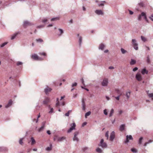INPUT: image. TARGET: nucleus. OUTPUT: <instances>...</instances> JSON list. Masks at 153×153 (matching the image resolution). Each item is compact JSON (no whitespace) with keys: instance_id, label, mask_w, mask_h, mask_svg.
I'll return each instance as SVG.
<instances>
[{"instance_id":"1","label":"nucleus","mask_w":153,"mask_h":153,"mask_svg":"<svg viewBox=\"0 0 153 153\" xmlns=\"http://www.w3.org/2000/svg\"><path fill=\"white\" fill-rule=\"evenodd\" d=\"M99 146H101L102 148H105L107 147V145L106 143L104 142L103 139H101L100 141L98 144Z\"/></svg>"},{"instance_id":"2","label":"nucleus","mask_w":153,"mask_h":153,"mask_svg":"<svg viewBox=\"0 0 153 153\" xmlns=\"http://www.w3.org/2000/svg\"><path fill=\"white\" fill-rule=\"evenodd\" d=\"M76 124L75 123H74L72 124H71V127L68 130L67 132L68 133H70L72 130L75 129L76 127Z\"/></svg>"},{"instance_id":"3","label":"nucleus","mask_w":153,"mask_h":153,"mask_svg":"<svg viewBox=\"0 0 153 153\" xmlns=\"http://www.w3.org/2000/svg\"><path fill=\"white\" fill-rule=\"evenodd\" d=\"M33 25V24L32 23L27 21H26L23 22V26L25 28H26V27L28 26H31Z\"/></svg>"},{"instance_id":"4","label":"nucleus","mask_w":153,"mask_h":153,"mask_svg":"<svg viewBox=\"0 0 153 153\" xmlns=\"http://www.w3.org/2000/svg\"><path fill=\"white\" fill-rule=\"evenodd\" d=\"M108 83V80L107 79H104L101 83V84L103 86H107Z\"/></svg>"},{"instance_id":"5","label":"nucleus","mask_w":153,"mask_h":153,"mask_svg":"<svg viewBox=\"0 0 153 153\" xmlns=\"http://www.w3.org/2000/svg\"><path fill=\"white\" fill-rule=\"evenodd\" d=\"M133 138L131 135H127L126 136V139L125 142V143H126L129 142V140H133Z\"/></svg>"},{"instance_id":"6","label":"nucleus","mask_w":153,"mask_h":153,"mask_svg":"<svg viewBox=\"0 0 153 153\" xmlns=\"http://www.w3.org/2000/svg\"><path fill=\"white\" fill-rule=\"evenodd\" d=\"M115 132L114 131H112L110 134V140L111 141H113L115 138Z\"/></svg>"},{"instance_id":"7","label":"nucleus","mask_w":153,"mask_h":153,"mask_svg":"<svg viewBox=\"0 0 153 153\" xmlns=\"http://www.w3.org/2000/svg\"><path fill=\"white\" fill-rule=\"evenodd\" d=\"M136 79L138 81H141L142 79V77L141 74L139 73H137L136 75Z\"/></svg>"},{"instance_id":"8","label":"nucleus","mask_w":153,"mask_h":153,"mask_svg":"<svg viewBox=\"0 0 153 153\" xmlns=\"http://www.w3.org/2000/svg\"><path fill=\"white\" fill-rule=\"evenodd\" d=\"M85 99H84L83 98L82 100V110L84 111H85Z\"/></svg>"},{"instance_id":"9","label":"nucleus","mask_w":153,"mask_h":153,"mask_svg":"<svg viewBox=\"0 0 153 153\" xmlns=\"http://www.w3.org/2000/svg\"><path fill=\"white\" fill-rule=\"evenodd\" d=\"M96 14L98 15H101L103 16L104 15V13L101 10H96Z\"/></svg>"},{"instance_id":"10","label":"nucleus","mask_w":153,"mask_h":153,"mask_svg":"<svg viewBox=\"0 0 153 153\" xmlns=\"http://www.w3.org/2000/svg\"><path fill=\"white\" fill-rule=\"evenodd\" d=\"M52 90V89L49 88L48 87H47L45 89V92L46 94H47L48 92L51 91Z\"/></svg>"},{"instance_id":"11","label":"nucleus","mask_w":153,"mask_h":153,"mask_svg":"<svg viewBox=\"0 0 153 153\" xmlns=\"http://www.w3.org/2000/svg\"><path fill=\"white\" fill-rule=\"evenodd\" d=\"M49 102V99L48 97H46L45 98V100L43 101V104L45 105L47 104Z\"/></svg>"},{"instance_id":"12","label":"nucleus","mask_w":153,"mask_h":153,"mask_svg":"<svg viewBox=\"0 0 153 153\" xmlns=\"http://www.w3.org/2000/svg\"><path fill=\"white\" fill-rule=\"evenodd\" d=\"M105 47V46L103 44L101 43L99 47V49L102 50H103L104 48Z\"/></svg>"},{"instance_id":"13","label":"nucleus","mask_w":153,"mask_h":153,"mask_svg":"<svg viewBox=\"0 0 153 153\" xmlns=\"http://www.w3.org/2000/svg\"><path fill=\"white\" fill-rule=\"evenodd\" d=\"M125 125L122 124L120 126L119 130L121 131H123L125 129Z\"/></svg>"},{"instance_id":"14","label":"nucleus","mask_w":153,"mask_h":153,"mask_svg":"<svg viewBox=\"0 0 153 153\" xmlns=\"http://www.w3.org/2000/svg\"><path fill=\"white\" fill-rule=\"evenodd\" d=\"M32 58H33L34 60H37L39 59L38 56L36 54H34L32 56Z\"/></svg>"},{"instance_id":"15","label":"nucleus","mask_w":153,"mask_h":153,"mask_svg":"<svg viewBox=\"0 0 153 153\" xmlns=\"http://www.w3.org/2000/svg\"><path fill=\"white\" fill-rule=\"evenodd\" d=\"M7 149L5 147H0V152L7 151Z\"/></svg>"},{"instance_id":"16","label":"nucleus","mask_w":153,"mask_h":153,"mask_svg":"<svg viewBox=\"0 0 153 153\" xmlns=\"http://www.w3.org/2000/svg\"><path fill=\"white\" fill-rule=\"evenodd\" d=\"M145 16V13L144 12H142L140 15L138 17V20L139 21H140L141 19V18L142 16Z\"/></svg>"},{"instance_id":"17","label":"nucleus","mask_w":153,"mask_h":153,"mask_svg":"<svg viewBox=\"0 0 153 153\" xmlns=\"http://www.w3.org/2000/svg\"><path fill=\"white\" fill-rule=\"evenodd\" d=\"M141 73L143 75H144L145 74H147L148 73V71L145 68H144L142 70Z\"/></svg>"},{"instance_id":"18","label":"nucleus","mask_w":153,"mask_h":153,"mask_svg":"<svg viewBox=\"0 0 153 153\" xmlns=\"http://www.w3.org/2000/svg\"><path fill=\"white\" fill-rule=\"evenodd\" d=\"M136 60H135L133 59H131V61L130 62V64L131 65H134L135 64H136Z\"/></svg>"},{"instance_id":"19","label":"nucleus","mask_w":153,"mask_h":153,"mask_svg":"<svg viewBox=\"0 0 153 153\" xmlns=\"http://www.w3.org/2000/svg\"><path fill=\"white\" fill-rule=\"evenodd\" d=\"M82 38L81 36H80L79 37V46L80 47L81 46L82 42Z\"/></svg>"},{"instance_id":"20","label":"nucleus","mask_w":153,"mask_h":153,"mask_svg":"<svg viewBox=\"0 0 153 153\" xmlns=\"http://www.w3.org/2000/svg\"><path fill=\"white\" fill-rule=\"evenodd\" d=\"M96 152L98 153H102L103 152L102 150L99 148H97L96 149Z\"/></svg>"},{"instance_id":"21","label":"nucleus","mask_w":153,"mask_h":153,"mask_svg":"<svg viewBox=\"0 0 153 153\" xmlns=\"http://www.w3.org/2000/svg\"><path fill=\"white\" fill-rule=\"evenodd\" d=\"M73 140L74 141H76L77 142H78L79 141V140L77 136H74V137L73 138Z\"/></svg>"},{"instance_id":"22","label":"nucleus","mask_w":153,"mask_h":153,"mask_svg":"<svg viewBox=\"0 0 153 153\" xmlns=\"http://www.w3.org/2000/svg\"><path fill=\"white\" fill-rule=\"evenodd\" d=\"M65 138L64 137H59L58 139V141L61 142L63 141V140L65 139Z\"/></svg>"},{"instance_id":"23","label":"nucleus","mask_w":153,"mask_h":153,"mask_svg":"<svg viewBox=\"0 0 153 153\" xmlns=\"http://www.w3.org/2000/svg\"><path fill=\"white\" fill-rule=\"evenodd\" d=\"M52 144H50V146L47 147L46 148V150L48 151H50L52 150Z\"/></svg>"},{"instance_id":"24","label":"nucleus","mask_w":153,"mask_h":153,"mask_svg":"<svg viewBox=\"0 0 153 153\" xmlns=\"http://www.w3.org/2000/svg\"><path fill=\"white\" fill-rule=\"evenodd\" d=\"M48 22V20L46 18H45L42 19V22L45 24L47 23Z\"/></svg>"},{"instance_id":"25","label":"nucleus","mask_w":153,"mask_h":153,"mask_svg":"<svg viewBox=\"0 0 153 153\" xmlns=\"http://www.w3.org/2000/svg\"><path fill=\"white\" fill-rule=\"evenodd\" d=\"M18 33H15V34H14L11 37V40H13V39H14L16 36L18 34Z\"/></svg>"},{"instance_id":"26","label":"nucleus","mask_w":153,"mask_h":153,"mask_svg":"<svg viewBox=\"0 0 153 153\" xmlns=\"http://www.w3.org/2000/svg\"><path fill=\"white\" fill-rule=\"evenodd\" d=\"M114 110L113 109H112L110 111V113L109 114V116L110 117H111L114 113Z\"/></svg>"},{"instance_id":"27","label":"nucleus","mask_w":153,"mask_h":153,"mask_svg":"<svg viewBox=\"0 0 153 153\" xmlns=\"http://www.w3.org/2000/svg\"><path fill=\"white\" fill-rule=\"evenodd\" d=\"M31 144L32 145H33L35 143V141L33 137H31Z\"/></svg>"},{"instance_id":"28","label":"nucleus","mask_w":153,"mask_h":153,"mask_svg":"<svg viewBox=\"0 0 153 153\" xmlns=\"http://www.w3.org/2000/svg\"><path fill=\"white\" fill-rule=\"evenodd\" d=\"M91 114V112L90 111H89L88 112L86 113L85 115V118H87V117L89 116Z\"/></svg>"},{"instance_id":"29","label":"nucleus","mask_w":153,"mask_h":153,"mask_svg":"<svg viewBox=\"0 0 153 153\" xmlns=\"http://www.w3.org/2000/svg\"><path fill=\"white\" fill-rule=\"evenodd\" d=\"M59 31L60 32V34L58 35L59 36H60L64 32L63 30L59 28Z\"/></svg>"},{"instance_id":"30","label":"nucleus","mask_w":153,"mask_h":153,"mask_svg":"<svg viewBox=\"0 0 153 153\" xmlns=\"http://www.w3.org/2000/svg\"><path fill=\"white\" fill-rule=\"evenodd\" d=\"M152 140H149L148 141V142H146V143H145L144 144V146H147V145L150 143H152Z\"/></svg>"},{"instance_id":"31","label":"nucleus","mask_w":153,"mask_h":153,"mask_svg":"<svg viewBox=\"0 0 153 153\" xmlns=\"http://www.w3.org/2000/svg\"><path fill=\"white\" fill-rule=\"evenodd\" d=\"M131 152H132L134 153H136L137 152V150L136 149L134 148H132L131 149Z\"/></svg>"},{"instance_id":"32","label":"nucleus","mask_w":153,"mask_h":153,"mask_svg":"<svg viewBox=\"0 0 153 153\" xmlns=\"http://www.w3.org/2000/svg\"><path fill=\"white\" fill-rule=\"evenodd\" d=\"M130 93V91L126 92V96L128 99L129 98Z\"/></svg>"},{"instance_id":"33","label":"nucleus","mask_w":153,"mask_h":153,"mask_svg":"<svg viewBox=\"0 0 153 153\" xmlns=\"http://www.w3.org/2000/svg\"><path fill=\"white\" fill-rule=\"evenodd\" d=\"M115 91L118 94H119L121 92V91L118 89H115Z\"/></svg>"},{"instance_id":"34","label":"nucleus","mask_w":153,"mask_h":153,"mask_svg":"<svg viewBox=\"0 0 153 153\" xmlns=\"http://www.w3.org/2000/svg\"><path fill=\"white\" fill-rule=\"evenodd\" d=\"M121 51L123 54H124L127 52L123 48L121 49Z\"/></svg>"},{"instance_id":"35","label":"nucleus","mask_w":153,"mask_h":153,"mask_svg":"<svg viewBox=\"0 0 153 153\" xmlns=\"http://www.w3.org/2000/svg\"><path fill=\"white\" fill-rule=\"evenodd\" d=\"M59 17H56L55 18H52L51 19V21H54L56 20H59Z\"/></svg>"},{"instance_id":"36","label":"nucleus","mask_w":153,"mask_h":153,"mask_svg":"<svg viewBox=\"0 0 153 153\" xmlns=\"http://www.w3.org/2000/svg\"><path fill=\"white\" fill-rule=\"evenodd\" d=\"M146 61L148 63H150V60L149 55H148L147 57Z\"/></svg>"},{"instance_id":"37","label":"nucleus","mask_w":153,"mask_h":153,"mask_svg":"<svg viewBox=\"0 0 153 153\" xmlns=\"http://www.w3.org/2000/svg\"><path fill=\"white\" fill-rule=\"evenodd\" d=\"M143 139V137H141L139 139V144H141L142 143V140Z\"/></svg>"},{"instance_id":"38","label":"nucleus","mask_w":153,"mask_h":153,"mask_svg":"<svg viewBox=\"0 0 153 153\" xmlns=\"http://www.w3.org/2000/svg\"><path fill=\"white\" fill-rule=\"evenodd\" d=\"M36 42H41L43 41V40L41 39H36Z\"/></svg>"},{"instance_id":"39","label":"nucleus","mask_w":153,"mask_h":153,"mask_svg":"<svg viewBox=\"0 0 153 153\" xmlns=\"http://www.w3.org/2000/svg\"><path fill=\"white\" fill-rule=\"evenodd\" d=\"M105 136L107 137V139L108 140V131H107L105 134Z\"/></svg>"},{"instance_id":"40","label":"nucleus","mask_w":153,"mask_h":153,"mask_svg":"<svg viewBox=\"0 0 153 153\" xmlns=\"http://www.w3.org/2000/svg\"><path fill=\"white\" fill-rule=\"evenodd\" d=\"M44 128L43 127V126H41L38 130V131L39 132H40L42 131L43 129H44Z\"/></svg>"},{"instance_id":"41","label":"nucleus","mask_w":153,"mask_h":153,"mask_svg":"<svg viewBox=\"0 0 153 153\" xmlns=\"http://www.w3.org/2000/svg\"><path fill=\"white\" fill-rule=\"evenodd\" d=\"M7 43H8L7 42H5L2 43L1 45V47H4L5 45H6L7 44Z\"/></svg>"},{"instance_id":"42","label":"nucleus","mask_w":153,"mask_h":153,"mask_svg":"<svg viewBox=\"0 0 153 153\" xmlns=\"http://www.w3.org/2000/svg\"><path fill=\"white\" fill-rule=\"evenodd\" d=\"M59 137H58L57 136H55L53 138V140L54 141H58V139L59 138Z\"/></svg>"},{"instance_id":"43","label":"nucleus","mask_w":153,"mask_h":153,"mask_svg":"<svg viewBox=\"0 0 153 153\" xmlns=\"http://www.w3.org/2000/svg\"><path fill=\"white\" fill-rule=\"evenodd\" d=\"M71 111V110H69L68 111V112L65 114V115L66 116H68L69 115L70 112Z\"/></svg>"},{"instance_id":"44","label":"nucleus","mask_w":153,"mask_h":153,"mask_svg":"<svg viewBox=\"0 0 153 153\" xmlns=\"http://www.w3.org/2000/svg\"><path fill=\"white\" fill-rule=\"evenodd\" d=\"M88 149V148L87 147H85L83 148L82 149V150L83 151L85 152L86 150H87Z\"/></svg>"},{"instance_id":"45","label":"nucleus","mask_w":153,"mask_h":153,"mask_svg":"<svg viewBox=\"0 0 153 153\" xmlns=\"http://www.w3.org/2000/svg\"><path fill=\"white\" fill-rule=\"evenodd\" d=\"M24 138H21L19 140V143L20 144L22 145L23 143L22 140Z\"/></svg>"},{"instance_id":"46","label":"nucleus","mask_w":153,"mask_h":153,"mask_svg":"<svg viewBox=\"0 0 153 153\" xmlns=\"http://www.w3.org/2000/svg\"><path fill=\"white\" fill-rule=\"evenodd\" d=\"M141 38L142 40L143 41L145 42L146 41V39L144 36H141Z\"/></svg>"},{"instance_id":"47","label":"nucleus","mask_w":153,"mask_h":153,"mask_svg":"<svg viewBox=\"0 0 153 153\" xmlns=\"http://www.w3.org/2000/svg\"><path fill=\"white\" fill-rule=\"evenodd\" d=\"M23 63L21 62H17L16 65L17 66L22 65Z\"/></svg>"},{"instance_id":"48","label":"nucleus","mask_w":153,"mask_h":153,"mask_svg":"<svg viewBox=\"0 0 153 153\" xmlns=\"http://www.w3.org/2000/svg\"><path fill=\"white\" fill-rule=\"evenodd\" d=\"M103 112L104 114L105 115H107L108 114V113L107 112V110L106 109H105L104 110Z\"/></svg>"},{"instance_id":"49","label":"nucleus","mask_w":153,"mask_h":153,"mask_svg":"<svg viewBox=\"0 0 153 153\" xmlns=\"http://www.w3.org/2000/svg\"><path fill=\"white\" fill-rule=\"evenodd\" d=\"M132 42L133 45L134 44H135L136 43V41L135 39H132Z\"/></svg>"},{"instance_id":"50","label":"nucleus","mask_w":153,"mask_h":153,"mask_svg":"<svg viewBox=\"0 0 153 153\" xmlns=\"http://www.w3.org/2000/svg\"><path fill=\"white\" fill-rule=\"evenodd\" d=\"M39 54L43 56H45L46 55V53L44 52L40 53H39Z\"/></svg>"},{"instance_id":"51","label":"nucleus","mask_w":153,"mask_h":153,"mask_svg":"<svg viewBox=\"0 0 153 153\" xmlns=\"http://www.w3.org/2000/svg\"><path fill=\"white\" fill-rule=\"evenodd\" d=\"M98 5L99 7H103L104 6V4L102 3H99Z\"/></svg>"},{"instance_id":"52","label":"nucleus","mask_w":153,"mask_h":153,"mask_svg":"<svg viewBox=\"0 0 153 153\" xmlns=\"http://www.w3.org/2000/svg\"><path fill=\"white\" fill-rule=\"evenodd\" d=\"M45 27V25H40L39 26H38L37 27V28H42L44 27Z\"/></svg>"},{"instance_id":"53","label":"nucleus","mask_w":153,"mask_h":153,"mask_svg":"<svg viewBox=\"0 0 153 153\" xmlns=\"http://www.w3.org/2000/svg\"><path fill=\"white\" fill-rule=\"evenodd\" d=\"M144 19H145V20L147 22H148V20L147 19V18L146 17V13H145V16H144Z\"/></svg>"},{"instance_id":"54","label":"nucleus","mask_w":153,"mask_h":153,"mask_svg":"<svg viewBox=\"0 0 153 153\" xmlns=\"http://www.w3.org/2000/svg\"><path fill=\"white\" fill-rule=\"evenodd\" d=\"M79 132L78 131H76L74 133V136H76L78 135Z\"/></svg>"},{"instance_id":"55","label":"nucleus","mask_w":153,"mask_h":153,"mask_svg":"<svg viewBox=\"0 0 153 153\" xmlns=\"http://www.w3.org/2000/svg\"><path fill=\"white\" fill-rule=\"evenodd\" d=\"M77 85V83L75 82V83L72 84V87H74V86H76Z\"/></svg>"},{"instance_id":"56","label":"nucleus","mask_w":153,"mask_h":153,"mask_svg":"<svg viewBox=\"0 0 153 153\" xmlns=\"http://www.w3.org/2000/svg\"><path fill=\"white\" fill-rule=\"evenodd\" d=\"M134 47V48L136 50H138V45H137V46H133Z\"/></svg>"},{"instance_id":"57","label":"nucleus","mask_w":153,"mask_h":153,"mask_svg":"<svg viewBox=\"0 0 153 153\" xmlns=\"http://www.w3.org/2000/svg\"><path fill=\"white\" fill-rule=\"evenodd\" d=\"M148 96L149 97L152 98L153 97V94L151 93L149 94Z\"/></svg>"},{"instance_id":"58","label":"nucleus","mask_w":153,"mask_h":153,"mask_svg":"<svg viewBox=\"0 0 153 153\" xmlns=\"http://www.w3.org/2000/svg\"><path fill=\"white\" fill-rule=\"evenodd\" d=\"M138 68L137 67H136L133 69V71H137L138 70Z\"/></svg>"},{"instance_id":"59","label":"nucleus","mask_w":153,"mask_h":153,"mask_svg":"<svg viewBox=\"0 0 153 153\" xmlns=\"http://www.w3.org/2000/svg\"><path fill=\"white\" fill-rule=\"evenodd\" d=\"M12 101L11 100H10L9 101L8 103V105H11L12 104Z\"/></svg>"},{"instance_id":"60","label":"nucleus","mask_w":153,"mask_h":153,"mask_svg":"<svg viewBox=\"0 0 153 153\" xmlns=\"http://www.w3.org/2000/svg\"><path fill=\"white\" fill-rule=\"evenodd\" d=\"M87 124V122H84L82 125V126L84 127Z\"/></svg>"},{"instance_id":"61","label":"nucleus","mask_w":153,"mask_h":153,"mask_svg":"<svg viewBox=\"0 0 153 153\" xmlns=\"http://www.w3.org/2000/svg\"><path fill=\"white\" fill-rule=\"evenodd\" d=\"M128 11H129V14L131 15H132L134 13L133 11H131V10H128Z\"/></svg>"},{"instance_id":"62","label":"nucleus","mask_w":153,"mask_h":153,"mask_svg":"<svg viewBox=\"0 0 153 153\" xmlns=\"http://www.w3.org/2000/svg\"><path fill=\"white\" fill-rule=\"evenodd\" d=\"M53 108H51L50 111H49V113H51L53 112Z\"/></svg>"},{"instance_id":"63","label":"nucleus","mask_w":153,"mask_h":153,"mask_svg":"<svg viewBox=\"0 0 153 153\" xmlns=\"http://www.w3.org/2000/svg\"><path fill=\"white\" fill-rule=\"evenodd\" d=\"M45 122H43L42 123V126H43V127H45Z\"/></svg>"},{"instance_id":"64","label":"nucleus","mask_w":153,"mask_h":153,"mask_svg":"<svg viewBox=\"0 0 153 153\" xmlns=\"http://www.w3.org/2000/svg\"><path fill=\"white\" fill-rule=\"evenodd\" d=\"M81 82H82V83L84 85H85V84L84 83V79H83V78H82L81 79Z\"/></svg>"}]
</instances>
